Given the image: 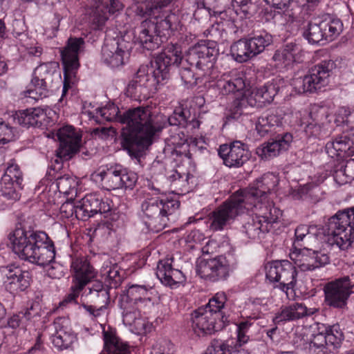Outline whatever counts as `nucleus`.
<instances>
[{"label": "nucleus", "instance_id": "obj_22", "mask_svg": "<svg viewBox=\"0 0 354 354\" xmlns=\"http://www.w3.org/2000/svg\"><path fill=\"white\" fill-rule=\"evenodd\" d=\"M57 136L59 142L57 156L66 160L71 159L80 149L82 136L69 125L60 128Z\"/></svg>", "mask_w": 354, "mask_h": 354}, {"label": "nucleus", "instance_id": "obj_55", "mask_svg": "<svg viewBox=\"0 0 354 354\" xmlns=\"http://www.w3.org/2000/svg\"><path fill=\"white\" fill-rule=\"evenodd\" d=\"M75 179L67 174L58 176L56 178L57 188L61 194H70L72 189H75Z\"/></svg>", "mask_w": 354, "mask_h": 354}, {"label": "nucleus", "instance_id": "obj_59", "mask_svg": "<svg viewBox=\"0 0 354 354\" xmlns=\"http://www.w3.org/2000/svg\"><path fill=\"white\" fill-rule=\"evenodd\" d=\"M14 139L12 128L0 118V145H5Z\"/></svg>", "mask_w": 354, "mask_h": 354}, {"label": "nucleus", "instance_id": "obj_63", "mask_svg": "<svg viewBox=\"0 0 354 354\" xmlns=\"http://www.w3.org/2000/svg\"><path fill=\"white\" fill-rule=\"evenodd\" d=\"M91 134L95 138L107 140L115 136V131L112 127H97L93 129Z\"/></svg>", "mask_w": 354, "mask_h": 354}, {"label": "nucleus", "instance_id": "obj_43", "mask_svg": "<svg viewBox=\"0 0 354 354\" xmlns=\"http://www.w3.org/2000/svg\"><path fill=\"white\" fill-rule=\"evenodd\" d=\"M22 189V182L12 181L7 177L1 178L0 181V192L1 195L8 200L18 201L20 198L19 191Z\"/></svg>", "mask_w": 354, "mask_h": 354}, {"label": "nucleus", "instance_id": "obj_15", "mask_svg": "<svg viewBox=\"0 0 354 354\" xmlns=\"http://www.w3.org/2000/svg\"><path fill=\"white\" fill-rule=\"evenodd\" d=\"M266 277L271 283L286 293L297 284V271L295 266L288 260L274 261L266 266Z\"/></svg>", "mask_w": 354, "mask_h": 354}, {"label": "nucleus", "instance_id": "obj_64", "mask_svg": "<svg viewBox=\"0 0 354 354\" xmlns=\"http://www.w3.org/2000/svg\"><path fill=\"white\" fill-rule=\"evenodd\" d=\"M30 86L37 88L40 92V95L44 93L48 95V84L46 80L32 75Z\"/></svg>", "mask_w": 354, "mask_h": 354}, {"label": "nucleus", "instance_id": "obj_53", "mask_svg": "<svg viewBox=\"0 0 354 354\" xmlns=\"http://www.w3.org/2000/svg\"><path fill=\"white\" fill-rule=\"evenodd\" d=\"M97 114L107 121H116L120 123V118L122 114L120 113L119 109L114 104H109L104 107L96 109Z\"/></svg>", "mask_w": 354, "mask_h": 354}, {"label": "nucleus", "instance_id": "obj_62", "mask_svg": "<svg viewBox=\"0 0 354 354\" xmlns=\"http://www.w3.org/2000/svg\"><path fill=\"white\" fill-rule=\"evenodd\" d=\"M228 344L218 340L213 341L203 354H226Z\"/></svg>", "mask_w": 354, "mask_h": 354}, {"label": "nucleus", "instance_id": "obj_57", "mask_svg": "<svg viewBox=\"0 0 354 354\" xmlns=\"http://www.w3.org/2000/svg\"><path fill=\"white\" fill-rule=\"evenodd\" d=\"M309 117L312 121L322 124L328 117V109L325 106L314 104L311 106Z\"/></svg>", "mask_w": 354, "mask_h": 354}, {"label": "nucleus", "instance_id": "obj_30", "mask_svg": "<svg viewBox=\"0 0 354 354\" xmlns=\"http://www.w3.org/2000/svg\"><path fill=\"white\" fill-rule=\"evenodd\" d=\"M172 262V258L160 261L156 273L162 284L170 287L183 283L185 281L183 273L180 270L174 268Z\"/></svg>", "mask_w": 354, "mask_h": 354}, {"label": "nucleus", "instance_id": "obj_20", "mask_svg": "<svg viewBox=\"0 0 354 354\" xmlns=\"http://www.w3.org/2000/svg\"><path fill=\"white\" fill-rule=\"evenodd\" d=\"M218 153L223 163L228 167H242L250 158L248 146L241 141L220 145Z\"/></svg>", "mask_w": 354, "mask_h": 354}, {"label": "nucleus", "instance_id": "obj_8", "mask_svg": "<svg viewBox=\"0 0 354 354\" xmlns=\"http://www.w3.org/2000/svg\"><path fill=\"white\" fill-rule=\"evenodd\" d=\"M331 244L348 250L354 243V207L339 210L328 219Z\"/></svg>", "mask_w": 354, "mask_h": 354}, {"label": "nucleus", "instance_id": "obj_35", "mask_svg": "<svg viewBox=\"0 0 354 354\" xmlns=\"http://www.w3.org/2000/svg\"><path fill=\"white\" fill-rule=\"evenodd\" d=\"M319 229L317 226L299 225L295 230L293 250L307 248L318 243Z\"/></svg>", "mask_w": 354, "mask_h": 354}, {"label": "nucleus", "instance_id": "obj_39", "mask_svg": "<svg viewBox=\"0 0 354 354\" xmlns=\"http://www.w3.org/2000/svg\"><path fill=\"white\" fill-rule=\"evenodd\" d=\"M255 106L258 107V104L252 92L244 93L241 97L236 98L232 102L227 118L238 119L241 115L248 113V108Z\"/></svg>", "mask_w": 354, "mask_h": 354}, {"label": "nucleus", "instance_id": "obj_7", "mask_svg": "<svg viewBox=\"0 0 354 354\" xmlns=\"http://www.w3.org/2000/svg\"><path fill=\"white\" fill-rule=\"evenodd\" d=\"M255 216H249L242 225V232L252 239H263L281 216V210L272 203L259 204L256 207Z\"/></svg>", "mask_w": 354, "mask_h": 354}, {"label": "nucleus", "instance_id": "obj_34", "mask_svg": "<svg viewBox=\"0 0 354 354\" xmlns=\"http://www.w3.org/2000/svg\"><path fill=\"white\" fill-rule=\"evenodd\" d=\"M46 119V113L41 107L29 108L16 111L14 120L24 127H40Z\"/></svg>", "mask_w": 354, "mask_h": 354}, {"label": "nucleus", "instance_id": "obj_32", "mask_svg": "<svg viewBox=\"0 0 354 354\" xmlns=\"http://www.w3.org/2000/svg\"><path fill=\"white\" fill-rule=\"evenodd\" d=\"M292 140V136L290 133L278 136L276 140L263 143L258 147L257 154L263 160L274 158L281 151L286 150Z\"/></svg>", "mask_w": 354, "mask_h": 354}, {"label": "nucleus", "instance_id": "obj_47", "mask_svg": "<svg viewBox=\"0 0 354 354\" xmlns=\"http://www.w3.org/2000/svg\"><path fill=\"white\" fill-rule=\"evenodd\" d=\"M138 175L133 171L119 165L120 189H133L138 181Z\"/></svg>", "mask_w": 354, "mask_h": 354}, {"label": "nucleus", "instance_id": "obj_23", "mask_svg": "<svg viewBox=\"0 0 354 354\" xmlns=\"http://www.w3.org/2000/svg\"><path fill=\"white\" fill-rule=\"evenodd\" d=\"M122 8L123 5L119 0H93L90 17L94 28L102 29L109 16Z\"/></svg>", "mask_w": 354, "mask_h": 354}, {"label": "nucleus", "instance_id": "obj_21", "mask_svg": "<svg viewBox=\"0 0 354 354\" xmlns=\"http://www.w3.org/2000/svg\"><path fill=\"white\" fill-rule=\"evenodd\" d=\"M85 41L82 37H70L65 47L61 50L62 61L65 77L72 76L80 67L79 55L84 50Z\"/></svg>", "mask_w": 354, "mask_h": 354}, {"label": "nucleus", "instance_id": "obj_49", "mask_svg": "<svg viewBox=\"0 0 354 354\" xmlns=\"http://www.w3.org/2000/svg\"><path fill=\"white\" fill-rule=\"evenodd\" d=\"M192 68V66L186 67L183 64L179 70L180 78L187 88L196 86L198 80L205 77V75H198L200 72L198 71L194 72Z\"/></svg>", "mask_w": 354, "mask_h": 354}, {"label": "nucleus", "instance_id": "obj_61", "mask_svg": "<svg viewBox=\"0 0 354 354\" xmlns=\"http://www.w3.org/2000/svg\"><path fill=\"white\" fill-rule=\"evenodd\" d=\"M81 306L84 309L85 312L92 318H97L102 315L103 310L106 308L97 306L96 304L87 303L81 298Z\"/></svg>", "mask_w": 354, "mask_h": 354}, {"label": "nucleus", "instance_id": "obj_2", "mask_svg": "<svg viewBox=\"0 0 354 354\" xmlns=\"http://www.w3.org/2000/svg\"><path fill=\"white\" fill-rule=\"evenodd\" d=\"M183 61L179 46L169 44L159 53L150 66H141L133 79L128 84L126 94L134 100H141L142 95L149 87H156L162 84L169 77V69L172 65L178 66Z\"/></svg>", "mask_w": 354, "mask_h": 354}, {"label": "nucleus", "instance_id": "obj_26", "mask_svg": "<svg viewBox=\"0 0 354 354\" xmlns=\"http://www.w3.org/2000/svg\"><path fill=\"white\" fill-rule=\"evenodd\" d=\"M218 93L227 95L243 91L245 86V75L243 72L232 70L223 73L214 84Z\"/></svg>", "mask_w": 354, "mask_h": 354}, {"label": "nucleus", "instance_id": "obj_12", "mask_svg": "<svg viewBox=\"0 0 354 354\" xmlns=\"http://www.w3.org/2000/svg\"><path fill=\"white\" fill-rule=\"evenodd\" d=\"M336 64L331 59L323 60L312 67L308 74L294 82L295 88L299 93H314L326 86L329 77Z\"/></svg>", "mask_w": 354, "mask_h": 354}, {"label": "nucleus", "instance_id": "obj_50", "mask_svg": "<svg viewBox=\"0 0 354 354\" xmlns=\"http://www.w3.org/2000/svg\"><path fill=\"white\" fill-rule=\"evenodd\" d=\"M310 349L315 354H331L330 348L326 345L325 333H319L314 335L310 344Z\"/></svg>", "mask_w": 354, "mask_h": 354}, {"label": "nucleus", "instance_id": "obj_33", "mask_svg": "<svg viewBox=\"0 0 354 354\" xmlns=\"http://www.w3.org/2000/svg\"><path fill=\"white\" fill-rule=\"evenodd\" d=\"M82 299L87 303L96 304L104 308L110 301L108 286L100 281H95L82 293Z\"/></svg>", "mask_w": 354, "mask_h": 354}, {"label": "nucleus", "instance_id": "obj_60", "mask_svg": "<svg viewBox=\"0 0 354 354\" xmlns=\"http://www.w3.org/2000/svg\"><path fill=\"white\" fill-rule=\"evenodd\" d=\"M251 324L248 322H241L237 325V343L239 347L247 343L249 336L247 335Z\"/></svg>", "mask_w": 354, "mask_h": 354}, {"label": "nucleus", "instance_id": "obj_17", "mask_svg": "<svg viewBox=\"0 0 354 354\" xmlns=\"http://www.w3.org/2000/svg\"><path fill=\"white\" fill-rule=\"evenodd\" d=\"M133 44L120 37L106 40L102 48L101 59L111 68L124 65L129 59Z\"/></svg>", "mask_w": 354, "mask_h": 354}, {"label": "nucleus", "instance_id": "obj_58", "mask_svg": "<svg viewBox=\"0 0 354 354\" xmlns=\"http://www.w3.org/2000/svg\"><path fill=\"white\" fill-rule=\"evenodd\" d=\"M11 178L12 181H23V174L19 167L14 161L9 162L1 178Z\"/></svg>", "mask_w": 354, "mask_h": 354}, {"label": "nucleus", "instance_id": "obj_27", "mask_svg": "<svg viewBox=\"0 0 354 354\" xmlns=\"http://www.w3.org/2000/svg\"><path fill=\"white\" fill-rule=\"evenodd\" d=\"M318 311L319 309L315 307L308 308L304 304L295 302L281 306L280 310L273 317V322L275 324L293 322L312 316Z\"/></svg>", "mask_w": 354, "mask_h": 354}, {"label": "nucleus", "instance_id": "obj_28", "mask_svg": "<svg viewBox=\"0 0 354 354\" xmlns=\"http://www.w3.org/2000/svg\"><path fill=\"white\" fill-rule=\"evenodd\" d=\"M123 299L126 303L134 304L143 310L151 309L155 303L151 288L145 285H129Z\"/></svg>", "mask_w": 354, "mask_h": 354}, {"label": "nucleus", "instance_id": "obj_48", "mask_svg": "<svg viewBox=\"0 0 354 354\" xmlns=\"http://www.w3.org/2000/svg\"><path fill=\"white\" fill-rule=\"evenodd\" d=\"M326 345L328 348H335L339 346L343 339V333L338 324L328 326L325 330Z\"/></svg>", "mask_w": 354, "mask_h": 354}, {"label": "nucleus", "instance_id": "obj_3", "mask_svg": "<svg viewBox=\"0 0 354 354\" xmlns=\"http://www.w3.org/2000/svg\"><path fill=\"white\" fill-rule=\"evenodd\" d=\"M9 239L13 252L21 259L43 267L55 259L54 243L44 232L28 229L24 224L19 223L10 234Z\"/></svg>", "mask_w": 354, "mask_h": 354}, {"label": "nucleus", "instance_id": "obj_11", "mask_svg": "<svg viewBox=\"0 0 354 354\" xmlns=\"http://www.w3.org/2000/svg\"><path fill=\"white\" fill-rule=\"evenodd\" d=\"M218 55L217 43L210 40L205 41L189 50L185 62L200 72L198 75L209 76Z\"/></svg>", "mask_w": 354, "mask_h": 354}, {"label": "nucleus", "instance_id": "obj_46", "mask_svg": "<svg viewBox=\"0 0 354 354\" xmlns=\"http://www.w3.org/2000/svg\"><path fill=\"white\" fill-rule=\"evenodd\" d=\"M124 270H121L116 263L102 267V274L106 276L109 286L113 288H117L120 286L124 279Z\"/></svg>", "mask_w": 354, "mask_h": 354}, {"label": "nucleus", "instance_id": "obj_6", "mask_svg": "<svg viewBox=\"0 0 354 354\" xmlns=\"http://www.w3.org/2000/svg\"><path fill=\"white\" fill-rule=\"evenodd\" d=\"M179 207L178 200L146 194L140 206L143 222L149 230L159 232L169 226L171 216Z\"/></svg>", "mask_w": 354, "mask_h": 354}, {"label": "nucleus", "instance_id": "obj_18", "mask_svg": "<svg viewBox=\"0 0 354 354\" xmlns=\"http://www.w3.org/2000/svg\"><path fill=\"white\" fill-rule=\"evenodd\" d=\"M353 286L348 276L328 282L324 288L326 304L335 308H344L352 292Z\"/></svg>", "mask_w": 354, "mask_h": 354}, {"label": "nucleus", "instance_id": "obj_52", "mask_svg": "<svg viewBox=\"0 0 354 354\" xmlns=\"http://www.w3.org/2000/svg\"><path fill=\"white\" fill-rule=\"evenodd\" d=\"M131 305L129 303H126L124 299H123L122 303L123 322L129 326L135 323L136 319L140 317V312L143 310L138 308V306L132 307Z\"/></svg>", "mask_w": 354, "mask_h": 354}, {"label": "nucleus", "instance_id": "obj_37", "mask_svg": "<svg viewBox=\"0 0 354 354\" xmlns=\"http://www.w3.org/2000/svg\"><path fill=\"white\" fill-rule=\"evenodd\" d=\"M104 349L100 354H130L129 345L111 328L103 330Z\"/></svg>", "mask_w": 354, "mask_h": 354}, {"label": "nucleus", "instance_id": "obj_24", "mask_svg": "<svg viewBox=\"0 0 354 354\" xmlns=\"http://www.w3.org/2000/svg\"><path fill=\"white\" fill-rule=\"evenodd\" d=\"M79 204L81 209L79 210L80 218L86 221L97 213L109 212L111 209L112 202L98 193H91L79 201Z\"/></svg>", "mask_w": 354, "mask_h": 354}, {"label": "nucleus", "instance_id": "obj_38", "mask_svg": "<svg viewBox=\"0 0 354 354\" xmlns=\"http://www.w3.org/2000/svg\"><path fill=\"white\" fill-rule=\"evenodd\" d=\"M96 176L100 178L104 189L111 191L120 189L121 181L119 180V164L100 168L96 173Z\"/></svg>", "mask_w": 354, "mask_h": 354}, {"label": "nucleus", "instance_id": "obj_41", "mask_svg": "<svg viewBox=\"0 0 354 354\" xmlns=\"http://www.w3.org/2000/svg\"><path fill=\"white\" fill-rule=\"evenodd\" d=\"M283 117L277 110L270 111L258 118L256 129L261 136L272 131V128L282 125Z\"/></svg>", "mask_w": 354, "mask_h": 354}, {"label": "nucleus", "instance_id": "obj_4", "mask_svg": "<svg viewBox=\"0 0 354 354\" xmlns=\"http://www.w3.org/2000/svg\"><path fill=\"white\" fill-rule=\"evenodd\" d=\"M226 301L225 294L218 292L205 307L198 308L191 314V326L195 334L211 335L225 327L228 322L223 312Z\"/></svg>", "mask_w": 354, "mask_h": 354}, {"label": "nucleus", "instance_id": "obj_19", "mask_svg": "<svg viewBox=\"0 0 354 354\" xmlns=\"http://www.w3.org/2000/svg\"><path fill=\"white\" fill-rule=\"evenodd\" d=\"M290 258L295 266L302 272L313 271L329 263L328 256L310 248L293 250Z\"/></svg>", "mask_w": 354, "mask_h": 354}, {"label": "nucleus", "instance_id": "obj_10", "mask_svg": "<svg viewBox=\"0 0 354 354\" xmlns=\"http://www.w3.org/2000/svg\"><path fill=\"white\" fill-rule=\"evenodd\" d=\"M277 183V177L271 174H263L257 178L248 189L237 191L234 194L241 198V203L246 210H252L259 204H267L271 203L265 201L267 194L270 193Z\"/></svg>", "mask_w": 354, "mask_h": 354}, {"label": "nucleus", "instance_id": "obj_16", "mask_svg": "<svg viewBox=\"0 0 354 354\" xmlns=\"http://www.w3.org/2000/svg\"><path fill=\"white\" fill-rule=\"evenodd\" d=\"M343 24L339 19L315 18L304 29L303 36L310 44H318L324 40L332 41L342 31Z\"/></svg>", "mask_w": 354, "mask_h": 354}, {"label": "nucleus", "instance_id": "obj_36", "mask_svg": "<svg viewBox=\"0 0 354 354\" xmlns=\"http://www.w3.org/2000/svg\"><path fill=\"white\" fill-rule=\"evenodd\" d=\"M281 80L274 79L263 86L254 88L251 92L258 107L271 103L280 90Z\"/></svg>", "mask_w": 354, "mask_h": 354}, {"label": "nucleus", "instance_id": "obj_40", "mask_svg": "<svg viewBox=\"0 0 354 354\" xmlns=\"http://www.w3.org/2000/svg\"><path fill=\"white\" fill-rule=\"evenodd\" d=\"M351 140L346 136L336 138L328 142L325 147L326 152L332 158H346L350 156Z\"/></svg>", "mask_w": 354, "mask_h": 354}, {"label": "nucleus", "instance_id": "obj_54", "mask_svg": "<svg viewBox=\"0 0 354 354\" xmlns=\"http://www.w3.org/2000/svg\"><path fill=\"white\" fill-rule=\"evenodd\" d=\"M57 68V66L55 62L41 63L35 68L32 75L48 81L50 80L51 76L55 73Z\"/></svg>", "mask_w": 354, "mask_h": 354}, {"label": "nucleus", "instance_id": "obj_44", "mask_svg": "<svg viewBox=\"0 0 354 354\" xmlns=\"http://www.w3.org/2000/svg\"><path fill=\"white\" fill-rule=\"evenodd\" d=\"M230 54L237 62L243 63L254 57L247 39H241L233 43L230 47Z\"/></svg>", "mask_w": 354, "mask_h": 354}, {"label": "nucleus", "instance_id": "obj_9", "mask_svg": "<svg viewBox=\"0 0 354 354\" xmlns=\"http://www.w3.org/2000/svg\"><path fill=\"white\" fill-rule=\"evenodd\" d=\"M237 266L232 254L220 255L212 259H201L197 263V274L203 279L212 282L226 280Z\"/></svg>", "mask_w": 354, "mask_h": 354}, {"label": "nucleus", "instance_id": "obj_14", "mask_svg": "<svg viewBox=\"0 0 354 354\" xmlns=\"http://www.w3.org/2000/svg\"><path fill=\"white\" fill-rule=\"evenodd\" d=\"M72 286L67 301H75L85 286L97 276V272L86 257H74L71 263Z\"/></svg>", "mask_w": 354, "mask_h": 354}, {"label": "nucleus", "instance_id": "obj_31", "mask_svg": "<svg viewBox=\"0 0 354 354\" xmlns=\"http://www.w3.org/2000/svg\"><path fill=\"white\" fill-rule=\"evenodd\" d=\"M32 306L21 310L17 314L13 315L8 319V326L12 328H18L17 336L19 339L21 344L30 342L32 339V334L28 330L27 326L29 321L34 317L32 313Z\"/></svg>", "mask_w": 354, "mask_h": 354}, {"label": "nucleus", "instance_id": "obj_51", "mask_svg": "<svg viewBox=\"0 0 354 354\" xmlns=\"http://www.w3.org/2000/svg\"><path fill=\"white\" fill-rule=\"evenodd\" d=\"M189 115L188 110L178 108L167 118V121L170 125L185 127L189 122Z\"/></svg>", "mask_w": 354, "mask_h": 354}, {"label": "nucleus", "instance_id": "obj_25", "mask_svg": "<svg viewBox=\"0 0 354 354\" xmlns=\"http://www.w3.org/2000/svg\"><path fill=\"white\" fill-rule=\"evenodd\" d=\"M52 327L55 333L52 343L58 350L67 349L76 341L77 337L69 326V320L64 317L55 319Z\"/></svg>", "mask_w": 354, "mask_h": 354}, {"label": "nucleus", "instance_id": "obj_29", "mask_svg": "<svg viewBox=\"0 0 354 354\" xmlns=\"http://www.w3.org/2000/svg\"><path fill=\"white\" fill-rule=\"evenodd\" d=\"M3 272L6 276L4 285L10 293L24 291L30 286V277L28 271L10 266L4 269Z\"/></svg>", "mask_w": 354, "mask_h": 354}, {"label": "nucleus", "instance_id": "obj_45", "mask_svg": "<svg viewBox=\"0 0 354 354\" xmlns=\"http://www.w3.org/2000/svg\"><path fill=\"white\" fill-rule=\"evenodd\" d=\"M293 47L292 44H288L284 48L277 50L274 53L272 59L277 68L279 70L288 68L295 62Z\"/></svg>", "mask_w": 354, "mask_h": 354}, {"label": "nucleus", "instance_id": "obj_5", "mask_svg": "<svg viewBox=\"0 0 354 354\" xmlns=\"http://www.w3.org/2000/svg\"><path fill=\"white\" fill-rule=\"evenodd\" d=\"M180 26V20L178 15L174 12L167 13L157 19L156 22L149 19L142 21L135 30L136 41L142 48L153 50L158 48L163 39Z\"/></svg>", "mask_w": 354, "mask_h": 354}, {"label": "nucleus", "instance_id": "obj_42", "mask_svg": "<svg viewBox=\"0 0 354 354\" xmlns=\"http://www.w3.org/2000/svg\"><path fill=\"white\" fill-rule=\"evenodd\" d=\"M247 41L252 55L256 57L272 43V37L268 32L262 31L254 33L252 36L247 39Z\"/></svg>", "mask_w": 354, "mask_h": 354}, {"label": "nucleus", "instance_id": "obj_1", "mask_svg": "<svg viewBox=\"0 0 354 354\" xmlns=\"http://www.w3.org/2000/svg\"><path fill=\"white\" fill-rule=\"evenodd\" d=\"M126 124L121 133V144L130 156L139 158L153 142L156 134L164 128L162 115H154L149 106L129 109L120 118Z\"/></svg>", "mask_w": 354, "mask_h": 354}, {"label": "nucleus", "instance_id": "obj_56", "mask_svg": "<svg viewBox=\"0 0 354 354\" xmlns=\"http://www.w3.org/2000/svg\"><path fill=\"white\" fill-rule=\"evenodd\" d=\"M79 210H81L79 201H66L60 207V212L63 216L66 218L75 216L78 220H81L79 216Z\"/></svg>", "mask_w": 354, "mask_h": 354}, {"label": "nucleus", "instance_id": "obj_13", "mask_svg": "<svg viewBox=\"0 0 354 354\" xmlns=\"http://www.w3.org/2000/svg\"><path fill=\"white\" fill-rule=\"evenodd\" d=\"M234 194L219 205L208 216L209 228L212 232L223 231L230 226L236 217L246 209Z\"/></svg>", "mask_w": 354, "mask_h": 354}]
</instances>
